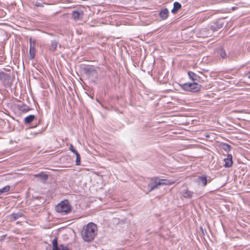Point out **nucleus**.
Returning a JSON list of instances; mask_svg holds the SVG:
<instances>
[{
  "instance_id": "nucleus-16",
  "label": "nucleus",
  "mask_w": 250,
  "mask_h": 250,
  "mask_svg": "<svg viewBox=\"0 0 250 250\" xmlns=\"http://www.w3.org/2000/svg\"><path fill=\"white\" fill-rule=\"evenodd\" d=\"M182 7L181 4L178 2H175L173 4V7L171 10V13L176 14Z\"/></svg>"
},
{
  "instance_id": "nucleus-27",
  "label": "nucleus",
  "mask_w": 250,
  "mask_h": 250,
  "mask_svg": "<svg viewBox=\"0 0 250 250\" xmlns=\"http://www.w3.org/2000/svg\"><path fill=\"white\" fill-rule=\"evenodd\" d=\"M57 250H70L66 246L60 244L59 246L57 248Z\"/></svg>"
},
{
  "instance_id": "nucleus-28",
  "label": "nucleus",
  "mask_w": 250,
  "mask_h": 250,
  "mask_svg": "<svg viewBox=\"0 0 250 250\" xmlns=\"http://www.w3.org/2000/svg\"><path fill=\"white\" fill-rule=\"evenodd\" d=\"M69 150L74 153H76V152H77V151L75 149L74 147L72 144H70V145Z\"/></svg>"
},
{
  "instance_id": "nucleus-22",
  "label": "nucleus",
  "mask_w": 250,
  "mask_h": 250,
  "mask_svg": "<svg viewBox=\"0 0 250 250\" xmlns=\"http://www.w3.org/2000/svg\"><path fill=\"white\" fill-rule=\"evenodd\" d=\"M218 54L220 55V56L223 59H225L227 57V55L222 47H220L218 50Z\"/></svg>"
},
{
  "instance_id": "nucleus-11",
  "label": "nucleus",
  "mask_w": 250,
  "mask_h": 250,
  "mask_svg": "<svg viewBox=\"0 0 250 250\" xmlns=\"http://www.w3.org/2000/svg\"><path fill=\"white\" fill-rule=\"evenodd\" d=\"M188 75L189 79L192 80L193 83L201 82V81H202L201 77L193 72L188 71Z\"/></svg>"
},
{
  "instance_id": "nucleus-18",
  "label": "nucleus",
  "mask_w": 250,
  "mask_h": 250,
  "mask_svg": "<svg viewBox=\"0 0 250 250\" xmlns=\"http://www.w3.org/2000/svg\"><path fill=\"white\" fill-rule=\"evenodd\" d=\"M58 46V42L56 41H52L51 45L48 47V50L52 52H55Z\"/></svg>"
},
{
  "instance_id": "nucleus-33",
  "label": "nucleus",
  "mask_w": 250,
  "mask_h": 250,
  "mask_svg": "<svg viewBox=\"0 0 250 250\" xmlns=\"http://www.w3.org/2000/svg\"><path fill=\"white\" fill-rule=\"evenodd\" d=\"M248 75H249V74H248ZM248 77L249 78H250V75H248Z\"/></svg>"
},
{
  "instance_id": "nucleus-34",
  "label": "nucleus",
  "mask_w": 250,
  "mask_h": 250,
  "mask_svg": "<svg viewBox=\"0 0 250 250\" xmlns=\"http://www.w3.org/2000/svg\"><path fill=\"white\" fill-rule=\"evenodd\" d=\"M36 126H37V124L33 126V127H36Z\"/></svg>"
},
{
  "instance_id": "nucleus-15",
  "label": "nucleus",
  "mask_w": 250,
  "mask_h": 250,
  "mask_svg": "<svg viewBox=\"0 0 250 250\" xmlns=\"http://www.w3.org/2000/svg\"><path fill=\"white\" fill-rule=\"evenodd\" d=\"M224 166L226 167H229L232 165V160L231 155H228V157L224 159Z\"/></svg>"
},
{
  "instance_id": "nucleus-12",
  "label": "nucleus",
  "mask_w": 250,
  "mask_h": 250,
  "mask_svg": "<svg viewBox=\"0 0 250 250\" xmlns=\"http://www.w3.org/2000/svg\"><path fill=\"white\" fill-rule=\"evenodd\" d=\"M181 194L184 198L187 199H191L194 194L193 191L189 190L188 189H185L181 191Z\"/></svg>"
},
{
  "instance_id": "nucleus-19",
  "label": "nucleus",
  "mask_w": 250,
  "mask_h": 250,
  "mask_svg": "<svg viewBox=\"0 0 250 250\" xmlns=\"http://www.w3.org/2000/svg\"><path fill=\"white\" fill-rule=\"evenodd\" d=\"M83 71L88 75H90L91 74L96 72V70L93 66L84 67Z\"/></svg>"
},
{
  "instance_id": "nucleus-10",
  "label": "nucleus",
  "mask_w": 250,
  "mask_h": 250,
  "mask_svg": "<svg viewBox=\"0 0 250 250\" xmlns=\"http://www.w3.org/2000/svg\"><path fill=\"white\" fill-rule=\"evenodd\" d=\"M10 75L3 71H0V81L4 84H7L9 82Z\"/></svg>"
},
{
  "instance_id": "nucleus-5",
  "label": "nucleus",
  "mask_w": 250,
  "mask_h": 250,
  "mask_svg": "<svg viewBox=\"0 0 250 250\" xmlns=\"http://www.w3.org/2000/svg\"><path fill=\"white\" fill-rule=\"evenodd\" d=\"M25 211L21 209L19 210L18 212H13L12 214L8 216L9 219L11 222H13L19 218L22 217L24 216Z\"/></svg>"
},
{
  "instance_id": "nucleus-23",
  "label": "nucleus",
  "mask_w": 250,
  "mask_h": 250,
  "mask_svg": "<svg viewBox=\"0 0 250 250\" xmlns=\"http://www.w3.org/2000/svg\"><path fill=\"white\" fill-rule=\"evenodd\" d=\"M10 188V187L8 185L5 186L1 189H0V197L4 193L8 192Z\"/></svg>"
},
{
  "instance_id": "nucleus-32",
  "label": "nucleus",
  "mask_w": 250,
  "mask_h": 250,
  "mask_svg": "<svg viewBox=\"0 0 250 250\" xmlns=\"http://www.w3.org/2000/svg\"><path fill=\"white\" fill-rule=\"evenodd\" d=\"M36 5L38 6H40L41 5H40V4H37Z\"/></svg>"
},
{
  "instance_id": "nucleus-25",
  "label": "nucleus",
  "mask_w": 250,
  "mask_h": 250,
  "mask_svg": "<svg viewBox=\"0 0 250 250\" xmlns=\"http://www.w3.org/2000/svg\"><path fill=\"white\" fill-rule=\"evenodd\" d=\"M53 249L52 250H57V248L59 246L58 244L57 238L55 237L52 241Z\"/></svg>"
},
{
  "instance_id": "nucleus-24",
  "label": "nucleus",
  "mask_w": 250,
  "mask_h": 250,
  "mask_svg": "<svg viewBox=\"0 0 250 250\" xmlns=\"http://www.w3.org/2000/svg\"><path fill=\"white\" fill-rule=\"evenodd\" d=\"M222 148L226 151L229 152L230 150L231 146L227 143H223L221 145Z\"/></svg>"
},
{
  "instance_id": "nucleus-29",
  "label": "nucleus",
  "mask_w": 250,
  "mask_h": 250,
  "mask_svg": "<svg viewBox=\"0 0 250 250\" xmlns=\"http://www.w3.org/2000/svg\"><path fill=\"white\" fill-rule=\"evenodd\" d=\"M35 45H36V41H35V40H34L33 41V42L30 43V46L35 47Z\"/></svg>"
},
{
  "instance_id": "nucleus-17",
  "label": "nucleus",
  "mask_w": 250,
  "mask_h": 250,
  "mask_svg": "<svg viewBox=\"0 0 250 250\" xmlns=\"http://www.w3.org/2000/svg\"><path fill=\"white\" fill-rule=\"evenodd\" d=\"M18 107L20 111L23 112H26L30 110L29 107L24 104H19Z\"/></svg>"
},
{
  "instance_id": "nucleus-7",
  "label": "nucleus",
  "mask_w": 250,
  "mask_h": 250,
  "mask_svg": "<svg viewBox=\"0 0 250 250\" xmlns=\"http://www.w3.org/2000/svg\"><path fill=\"white\" fill-rule=\"evenodd\" d=\"M72 18L75 21L82 20L83 16V12L81 9L74 10L72 12Z\"/></svg>"
},
{
  "instance_id": "nucleus-21",
  "label": "nucleus",
  "mask_w": 250,
  "mask_h": 250,
  "mask_svg": "<svg viewBox=\"0 0 250 250\" xmlns=\"http://www.w3.org/2000/svg\"><path fill=\"white\" fill-rule=\"evenodd\" d=\"M36 54V49L34 47L30 46L29 48V58L31 60L35 58Z\"/></svg>"
},
{
  "instance_id": "nucleus-9",
  "label": "nucleus",
  "mask_w": 250,
  "mask_h": 250,
  "mask_svg": "<svg viewBox=\"0 0 250 250\" xmlns=\"http://www.w3.org/2000/svg\"><path fill=\"white\" fill-rule=\"evenodd\" d=\"M194 181L199 186L205 187L207 185V178L205 176H200L194 180Z\"/></svg>"
},
{
  "instance_id": "nucleus-13",
  "label": "nucleus",
  "mask_w": 250,
  "mask_h": 250,
  "mask_svg": "<svg viewBox=\"0 0 250 250\" xmlns=\"http://www.w3.org/2000/svg\"><path fill=\"white\" fill-rule=\"evenodd\" d=\"M169 11L167 8L162 9L159 12V16L163 20H166L168 16Z\"/></svg>"
},
{
  "instance_id": "nucleus-6",
  "label": "nucleus",
  "mask_w": 250,
  "mask_h": 250,
  "mask_svg": "<svg viewBox=\"0 0 250 250\" xmlns=\"http://www.w3.org/2000/svg\"><path fill=\"white\" fill-rule=\"evenodd\" d=\"M224 24V22L222 20H218L214 22H212L209 26L210 29L214 32L218 31L219 29L222 28Z\"/></svg>"
},
{
  "instance_id": "nucleus-8",
  "label": "nucleus",
  "mask_w": 250,
  "mask_h": 250,
  "mask_svg": "<svg viewBox=\"0 0 250 250\" xmlns=\"http://www.w3.org/2000/svg\"><path fill=\"white\" fill-rule=\"evenodd\" d=\"M213 34L212 31L210 27L204 28L200 30V34L201 37L207 38L211 37Z\"/></svg>"
},
{
  "instance_id": "nucleus-14",
  "label": "nucleus",
  "mask_w": 250,
  "mask_h": 250,
  "mask_svg": "<svg viewBox=\"0 0 250 250\" xmlns=\"http://www.w3.org/2000/svg\"><path fill=\"white\" fill-rule=\"evenodd\" d=\"M35 176L43 182L46 181L48 178V175L43 172L37 174Z\"/></svg>"
},
{
  "instance_id": "nucleus-26",
  "label": "nucleus",
  "mask_w": 250,
  "mask_h": 250,
  "mask_svg": "<svg viewBox=\"0 0 250 250\" xmlns=\"http://www.w3.org/2000/svg\"><path fill=\"white\" fill-rule=\"evenodd\" d=\"M76 156V165L77 166H79L81 164V156L78 152H76V153H74Z\"/></svg>"
},
{
  "instance_id": "nucleus-1",
  "label": "nucleus",
  "mask_w": 250,
  "mask_h": 250,
  "mask_svg": "<svg viewBox=\"0 0 250 250\" xmlns=\"http://www.w3.org/2000/svg\"><path fill=\"white\" fill-rule=\"evenodd\" d=\"M97 227L96 224L93 223H89L83 226L81 232V235L85 242L92 241L96 236Z\"/></svg>"
},
{
  "instance_id": "nucleus-2",
  "label": "nucleus",
  "mask_w": 250,
  "mask_h": 250,
  "mask_svg": "<svg viewBox=\"0 0 250 250\" xmlns=\"http://www.w3.org/2000/svg\"><path fill=\"white\" fill-rule=\"evenodd\" d=\"M150 179L151 182L147 185V189L149 192L157 189L159 186L169 184V181L167 179H160L158 177H154Z\"/></svg>"
},
{
  "instance_id": "nucleus-3",
  "label": "nucleus",
  "mask_w": 250,
  "mask_h": 250,
  "mask_svg": "<svg viewBox=\"0 0 250 250\" xmlns=\"http://www.w3.org/2000/svg\"><path fill=\"white\" fill-rule=\"evenodd\" d=\"M56 210L62 214H66L70 212L71 210V206L69 202L66 200H63L59 203L55 208Z\"/></svg>"
},
{
  "instance_id": "nucleus-30",
  "label": "nucleus",
  "mask_w": 250,
  "mask_h": 250,
  "mask_svg": "<svg viewBox=\"0 0 250 250\" xmlns=\"http://www.w3.org/2000/svg\"><path fill=\"white\" fill-rule=\"evenodd\" d=\"M34 40H33L31 37L29 39V43H31L32 42H33V41H34Z\"/></svg>"
},
{
  "instance_id": "nucleus-20",
  "label": "nucleus",
  "mask_w": 250,
  "mask_h": 250,
  "mask_svg": "<svg viewBox=\"0 0 250 250\" xmlns=\"http://www.w3.org/2000/svg\"><path fill=\"white\" fill-rule=\"evenodd\" d=\"M36 119V117L34 115H30L24 119V122L25 124H29Z\"/></svg>"
},
{
  "instance_id": "nucleus-4",
  "label": "nucleus",
  "mask_w": 250,
  "mask_h": 250,
  "mask_svg": "<svg viewBox=\"0 0 250 250\" xmlns=\"http://www.w3.org/2000/svg\"><path fill=\"white\" fill-rule=\"evenodd\" d=\"M182 88L186 91L196 92L199 91L201 87V85L198 84L197 83H186L182 85Z\"/></svg>"
},
{
  "instance_id": "nucleus-31",
  "label": "nucleus",
  "mask_w": 250,
  "mask_h": 250,
  "mask_svg": "<svg viewBox=\"0 0 250 250\" xmlns=\"http://www.w3.org/2000/svg\"><path fill=\"white\" fill-rule=\"evenodd\" d=\"M41 122V121L40 120H39L38 121V124H40Z\"/></svg>"
}]
</instances>
